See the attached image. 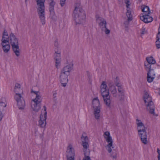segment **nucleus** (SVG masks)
<instances>
[{
	"instance_id": "26",
	"label": "nucleus",
	"mask_w": 160,
	"mask_h": 160,
	"mask_svg": "<svg viewBox=\"0 0 160 160\" xmlns=\"http://www.w3.org/2000/svg\"><path fill=\"white\" fill-rule=\"evenodd\" d=\"M156 45L158 49L160 48V32H158L156 38Z\"/></svg>"
},
{
	"instance_id": "23",
	"label": "nucleus",
	"mask_w": 160,
	"mask_h": 160,
	"mask_svg": "<svg viewBox=\"0 0 160 160\" xmlns=\"http://www.w3.org/2000/svg\"><path fill=\"white\" fill-rule=\"evenodd\" d=\"M1 44L2 46V49L3 52L5 53L8 52L10 51V46L9 43L8 44H7L6 43H3L2 42Z\"/></svg>"
},
{
	"instance_id": "11",
	"label": "nucleus",
	"mask_w": 160,
	"mask_h": 160,
	"mask_svg": "<svg viewBox=\"0 0 160 160\" xmlns=\"http://www.w3.org/2000/svg\"><path fill=\"white\" fill-rule=\"evenodd\" d=\"M66 156L67 160H74V151L71 145H69L67 147Z\"/></svg>"
},
{
	"instance_id": "13",
	"label": "nucleus",
	"mask_w": 160,
	"mask_h": 160,
	"mask_svg": "<svg viewBox=\"0 0 160 160\" xmlns=\"http://www.w3.org/2000/svg\"><path fill=\"white\" fill-rule=\"evenodd\" d=\"M138 135L141 138L142 142L144 144L147 143V135L146 130L139 129L138 130Z\"/></svg>"
},
{
	"instance_id": "2",
	"label": "nucleus",
	"mask_w": 160,
	"mask_h": 160,
	"mask_svg": "<svg viewBox=\"0 0 160 160\" xmlns=\"http://www.w3.org/2000/svg\"><path fill=\"white\" fill-rule=\"evenodd\" d=\"M46 0H37L38 13L42 25L45 23L44 2Z\"/></svg>"
},
{
	"instance_id": "15",
	"label": "nucleus",
	"mask_w": 160,
	"mask_h": 160,
	"mask_svg": "<svg viewBox=\"0 0 160 160\" xmlns=\"http://www.w3.org/2000/svg\"><path fill=\"white\" fill-rule=\"evenodd\" d=\"M86 133H83L81 137L82 142V145L84 149H87L89 147L88 137L86 136Z\"/></svg>"
},
{
	"instance_id": "16",
	"label": "nucleus",
	"mask_w": 160,
	"mask_h": 160,
	"mask_svg": "<svg viewBox=\"0 0 160 160\" xmlns=\"http://www.w3.org/2000/svg\"><path fill=\"white\" fill-rule=\"evenodd\" d=\"M147 62L144 63L145 68H149V67H153V65L156 63L155 60L152 57H147L146 58Z\"/></svg>"
},
{
	"instance_id": "34",
	"label": "nucleus",
	"mask_w": 160,
	"mask_h": 160,
	"mask_svg": "<svg viewBox=\"0 0 160 160\" xmlns=\"http://www.w3.org/2000/svg\"><path fill=\"white\" fill-rule=\"evenodd\" d=\"M115 85L117 87L118 90H120L122 89L123 86L120 83H118V84L117 83Z\"/></svg>"
},
{
	"instance_id": "36",
	"label": "nucleus",
	"mask_w": 160,
	"mask_h": 160,
	"mask_svg": "<svg viewBox=\"0 0 160 160\" xmlns=\"http://www.w3.org/2000/svg\"><path fill=\"white\" fill-rule=\"evenodd\" d=\"M59 44L57 40H56L54 41V45L56 48H59Z\"/></svg>"
},
{
	"instance_id": "6",
	"label": "nucleus",
	"mask_w": 160,
	"mask_h": 160,
	"mask_svg": "<svg viewBox=\"0 0 160 160\" xmlns=\"http://www.w3.org/2000/svg\"><path fill=\"white\" fill-rule=\"evenodd\" d=\"M92 107L94 110V114L95 118L97 119H99L100 107L99 101L98 97L95 98L93 99Z\"/></svg>"
},
{
	"instance_id": "8",
	"label": "nucleus",
	"mask_w": 160,
	"mask_h": 160,
	"mask_svg": "<svg viewBox=\"0 0 160 160\" xmlns=\"http://www.w3.org/2000/svg\"><path fill=\"white\" fill-rule=\"evenodd\" d=\"M14 98L17 101L19 109H24L25 105V103L24 100L22 96L21 93L16 92Z\"/></svg>"
},
{
	"instance_id": "35",
	"label": "nucleus",
	"mask_w": 160,
	"mask_h": 160,
	"mask_svg": "<svg viewBox=\"0 0 160 160\" xmlns=\"http://www.w3.org/2000/svg\"><path fill=\"white\" fill-rule=\"evenodd\" d=\"M114 82L115 84H118V83H120V81L118 77H117L114 80Z\"/></svg>"
},
{
	"instance_id": "51",
	"label": "nucleus",
	"mask_w": 160,
	"mask_h": 160,
	"mask_svg": "<svg viewBox=\"0 0 160 160\" xmlns=\"http://www.w3.org/2000/svg\"><path fill=\"white\" fill-rule=\"evenodd\" d=\"M116 90V88H115V90Z\"/></svg>"
},
{
	"instance_id": "20",
	"label": "nucleus",
	"mask_w": 160,
	"mask_h": 160,
	"mask_svg": "<svg viewBox=\"0 0 160 160\" xmlns=\"http://www.w3.org/2000/svg\"><path fill=\"white\" fill-rule=\"evenodd\" d=\"M73 64H69L64 67L61 70V73L69 75L70 72L72 69Z\"/></svg>"
},
{
	"instance_id": "40",
	"label": "nucleus",
	"mask_w": 160,
	"mask_h": 160,
	"mask_svg": "<svg viewBox=\"0 0 160 160\" xmlns=\"http://www.w3.org/2000/svg\"><path fill=\"white\" fill-rule=\"evenodd\" d=\"M82 160H91L90 157L89 156H84V158Z\"/></svg>"
},
{
	"instance_id": "18",
	"label": "nucleus",
	"mask_w": 160,
	"mask_h": 160,
	"mask_svg": "<svg viewBox=\"0 0 160 160\" xmlns=\"http://www.w3.org/2000/svg\"><path fill=\"white\" fill-rule=\"evenodd\" d=\"M49 3V10L50 15L54 16L55 15L54 6L56 4L54 0H48Z\"/></svg>"
},
{
	"instance_id": "22",
	"label": "nucleus",
	"mask_w": 160,
	"mask_h": 160,
	"mask_svg": "<svg viewBox=\"0 0 160 160\" xmlns=\"http://www.w3.org/2000/svg\"><path fill=\"white\" fill-rule=\"evenodd\" d=\"M97 20H98L100 21L99 25L100 28H102V30H103L104 28L106 27L107 22L105 19L99 16L97 17Z\"/></svg>"
},
{
	"instance_id": "49",
	"label": "nucleus",
	"mask_w": 160,
	"mask_h": 160,
	"mask_svg": "<svg viewBox=\"0 0 160 160\" xmlns=\"http://www.w3.org/2000/svg\"><path fill=\"white\" fill-rule=\"evenodd\" d=\"M158 160H160V156H158Z\"/></svg>"
},
{
	"instance_id": "42",
	"label": "nucleus",
	"mask_w": 160,
	"mask_h": 160,
	"mask_svg": "<svg viewBox=\"0 0 160 160\" xmlns=\"http://www.w3.org/2000/svg\"><path fill=\"white\" fill-rule=\"evenodd\" d=\"M66 0H60V5L61 6L63 7L65 4V2Z\"/></svg>"
},
{
	"instance_id": "30",
	"label": "nucleus",
	"mask_w": 160,
	"mask_h": 160,
	"mask_svg": "<svg viewBox=\"0 0 160 160\" xmlns=\"http://www.w3.org/2000/svg\"><path fill=\"white\" fill-rule=\"evenodd\" d=\"M7 105L4 102L2 101L0 102V111L2 109H3L4 108L6 107Z\"/></svg>"
},
{
	"instance_id": "28",
	"label": "nucleus",
	"mask_w": 160,
	"mask_h": 160,
	"mask_svg": "<svg viewBox=\"0 0 160 160\" xmlns=\"http://www.w3.org/2000/svg\"><path fill=\"white\" fill-rule=\"evenodd\" d=\"M128 21H132V16L131 13V11L129 10H127L126 13Z\"/></svg>"
},
{
	"instance_id": "52",
	"label": "nucleus",
	"mask_w": 160,
	"mask_h": 160,
	"mask_svg": "<svg viewBox=\"0 0 160 160\" xmlns=\"http://www.w3.org/2000/svg\"><path fill=\"white\" fill-rule=\"evenodd\" d=\"M26 0V1H27V0Z\"/></svg>"
},
{
	"instance_id": "3",
	"label": "nucleus",
	"mask_w": 160,
	"mask_h": 160,
	"mask_svg": "<svg viewBox=\"0 0 160 160\" xmlns=\"http://www.w3.org/2000/svg\"><path fill=\"white\" fill-rule=\"evenodd\" d=\"M143 98L144 102L146 104L147 110L151 114L154 115L155 106L152 101L151 97L146 91H144Z\"/></svg>"
},
{
	"instance_id": "41",
	"label": "nucleus",
	"mask_w": 160,
	"mask_h": 160,
	"mask_svg": "<svg viewBox=\"0 0 160 160\" xmlns=\"http://www.w3.org/2000/svg\"><path fill=\"white\" fill-rule=\"evenodd\" d=\"M125 3L126 4V7L127 8H128L129 6L130 5V2L129 0H127L125 2Z\"/></svg>"
},
{
	"instance_id": "12",
	"label": "nucleus",
	"mask_w": 160,
	"mask_h": 160,
	"mask_svg": "<svg viewBox=\"0 0 160 160\" xmlns=\"http://www.w3.org/2000/svg\"><path fill=\"white\" fill-rule=\"evenodd\" d=\"M108 91H103L101 92V94L105 104L107 107L110 108H111V100Z\"/></svg>"
},
{
	"instance_id": "7",
	"label": "nucleus",
	"mask_w": 160,
	"mask_h": 160,
	"mask_svg": "<svg viewBox=\"0 0 160 160\" xmlns=\"http://www.w3.org/2000/svg\"><path fill=\"white\" fill-rule=\"evenodd\" d=\"M142 11L143 12H148V11L149 12L147 14L141 16L140 17V19L145 23H148L152 22L153 20V18L152 17H151L148 15L150 12L149 7L145 6H144L143 7L142 6Z\"/></svg>"
},
{
	"instance_id": "46",
	"label": "nucleus",
	"mask_w": 160,
	"mask_h": 160,
	"mask_svg": "<svg viewBox=\"0 0 160 160\" xmlns=\"http://www.w3.org/2000/svg\"><path fill=\"white\" fill-rule=\"evenodd\" d=\"M56 94H57V93L55 91L54 92H53V98H55L56 97Z\"/></svg>"
},
{
	"instance_id": "9",
	"label": "nucleus",
	"mask_w": 160,
	"mask_h": 160,
	"mask_svg": "<svg viewBox=\"0 0 160 160\" xmlns=\"http://www.w3.org/2000/svg\"><path fill=\"white\" fill-rule=\"evenodd\" d=\"M44 110L43 112L44 113V116L42 115V113L40 115V119L38 121L39 126L41 128H44L46 124V120L47 118V112L46 111V107L45 106H43Z\"/></svg>"
},
{
	"instance_id": "32",
	"label": "nucleus",
	"mask_w": 160,
	"mask_h": 160,
	"mask_svg": "<svg viewBox=\"0 0 160 160\" xmlns=\"http://www.w3.org/2000/svg\"><path fill=\"white\" fill-rule=\"evenodd\" d=\"M84 154V156H89L90 154V151L89 149H84L83 150Z\"/></svg>"
},
{
	"instance_id": "29",
	"label": "nucleus",
	"mask_w": 160,
	"mask_h": 160,
	"mask_svg": "<svg viewBox=\"0 0 160 160\" xmlns=\"http://www.w3.org/2000/svg\"><path fill=\"white\" fill-rule=\"evenodd\" d=\"M107 86L105 81H102L101 85V89H104L105 90H107Z\"/></svg>"
},
{
	"instance_id": "31",
	"label": "nucleus",
	"mask_w": 160,
	"mask_h": 160,
	"mask_svg": "<svg viewBox=\"0 0 160 160\" xmlns=\"http://www.w3.org/2000/svg\"><path fill=\"white\" fill-rule=\"evenodd\" d=\"M112 154H111V156L113 158L115 159L117 158V153L116 151L114 149L112 150Z\"/></svg>"
},
{
	"instance_id": "19",
	"label": "nucleus",
	"mask_w": 160,
	"mask_h": 160,
	"mask_svg": "<svg viewBox=\"0 0 160 160\" xmlns=\"http://www.w3.org/2000/svg\"><path fill=\"white\" fill-rule=\"evenodd\" d=\"M69 75H67L66 74L61 73L60 76V81L62 86L65 87L68 82V77Z\"/></svg>"
},
{
	"instance_id": "37",
	"label": "nucleus",
	"mask_w": 160,
	"mask_h": 160,
	"mask_svg": "<svg viewBox=\"0 0 160 160\" xmlns=\"http://www.w3.org/2000/svg\"><path fill=\"white\" fill-rule=\"evenodd\" d=\"M131 21H128V19L127 20L124 22V24L125 25V27L126 28H128V26L129 24V22Z\"/></svg>"
},
{
	"instance_id": "4",
	"label": "nucleus",
	"mask_w": 160,
	"mask_h": 160,
	"mask_svg": "<svg viewBox=\"0 0 160 160\" xmlns=\"http://www.w3.org/2000/svg\"><path fill=\"white\" fill-rule=\"evenodd\" d=\"M9 41L13 52L17 57H19L20 55V53L18 39L12 33L9 35Z\"/></svg>"
},
{
	"instance_id": "1",
	"label": "nucleus",
	"mask_w": 160,
	"mask_h": 160,
	"mask_svg": "<svg viewBox=\"0 0 160 160\" xmlns=\"http://www.w3.org/2000/svg\"><path fill=\"white\" fill-rule=\"evenodd\" d=\"M73 17L76 24L82 23L86 18L85 11L78 4L74 10Z\"/></svg>"
},
{
	"instance_id": "39",
	"label": "nucleus",
	"mask_w": 160,
	"mask_h": 160,
	"mask_svg": "<svg viewBox=\"0 0 160 160\" xmlns=\"http://www.w3.org/2000/svg\"><path fill=\"white\" fill-rule=\"evenodd\" d=\"M111 92L114 97L117 96V92H118V91H111Z\"/></svg>"
},
{
	"instance_id": "17",
	"label": "nucleus",
	"mask_w": 160,
	"mask_h": 160,
	"mask_svg": "<svg viewBox=\"0 0 160 160\" xmlns=\"http://www.w3.org/2000/svg\"><path fill=\"white\" fill-rule=\"evenodd\" d=\"M104 137L106 139V141L108 143L106 146V148H107V150L109 152H111L112 151L111 148H113V147L112 146L113 141L112 137L110 136L108 137L104 136Z\"/></svg>"
},
{
	"instance_id": "21",
	"label": "nucleus",
	"mask_w": 160,
	"mask_h": 160,
	"mask_svg": "<svg viewBox=\"0 0 160 160\" xmlns=\"http://www.w3.org/2000/svg\"><path fill=\"white\" fill-rule=\"evenodd\" d=\"M9 36H8V32L6 30L4 29L2 34L1 41L3 43H9Z\"/></svg>"
},
{
	"instance_id": "10",
	"label": "nucleus",
	"mask_w": 160,
	"mask_h": 160,
	"mask_svg": "<svg viewBox=\"0 0 160 160\" xmlns=\"http://www.w3.org/2000/svg\"><path fill=\"white\" fill-rule=\"evenodd\" d=\"M147 71V80L148 82H151L153 81L155 77V73L154 72V67H151L149 68H145Z\"/></svg>"
},
{
	"instance_id": "27",
	"label": "nucleus",
	"mask_w": 160,
	"mask_h": 160,
	"mask_svg": "<svg viewBox=\"0 0 160 160\" xmlns=\"http://www.w3.org/2000/svg\"><path fill=\"white\" fill-rule=\"evenodd\" d=\"M108 85L109 87V88H108V90L109 89H112L115 88V86L113 82L111 80H109L108 82Z\"/></svg>"
},
{
	"instance_id": "45",
	"label": "nucleus",
	"mask_w": 160,
	"mask_h": 160,
	"mask_svg": "<svg viewBox=\"0 0 160 160\" xmlns=\"http://www.w3.org/2000/svg\"><path fill=\"white\" fill-rule=\"evenodd\" d=\"M2 117L3 116L2 115V112L1 111H0V121L2 120Z\"/></svg>"
},
{
	"instance_id": "25",
	"label": "nucleus",
	"mask_w": 160,
	"mask_h": 160,
	"mask_svg": "<svg viewBox=\"0 0 160 160\" xmlns=\"http://www.w3.org/2000/svg\"><path fill=\"white\" fill-rule=\"evenodd\" d=\"M123 91H118L117 92V96L120 101H122L123 100L124 98V96Z\"/></svg>"
},
{
	"instance_id": "50",
	"label": "nucleus",
	"mask_w": 160,
	"mask_h": 160,
	"mask_svg": "<svg viewBox=\"0 0 160 160\" xmlns=\"http://www.w3.org/2000/svg\"><path fill=\"white\" fill-rule=\"evenodd\" d=\"M158 94L160 96V91L158 92Z\"/></svg>"
},
{
	"instance_id": "14",
	"label": "nucleus",
	"mask_w": 160,
	"mask_h": 160,
	"mask_svg": "<svg viewBox=\"0 0 160 160\" xmlns=\"http://www.w3.org/2000/svg\"><path fill=\"white\" fill-rule=\"evenodd\" d=\"M61 52L60 50L55 51L54 54V58L55 61V66L58 68V66L60 63L61 61Z\"/></svg>"
},
{
	"instance_id": "5",
	"label": "nucleus",
	"mask_w": 160,
	"mask_h": 160,
	"mask_svg": "<svg viewBox=\"0 0 160 160\" xmlns=\"http://www.w3.org/2000/svg\"><path fill=\"white\" fill-rule=\"evenodd\" d=\"M32 93H34L36 95L35 99L32 100L34 103L32 104V107L33 111L36 112H38L41 108V100L40 99L41 96L40 95V93L39 91H31Z\"/></svg>"
},
{
	"instance_id": "47",
	"label": "nucleus",
	"mask_w": 160,
	"mask_h": 160,
	"mask_svg": "<svg viewBox=\"0 0 160 160\" xmlns=\"http://www.w3.org/2000/svg\"><path fill=\"white\" fill-rule=\"evenodd\" d=\"M157 152L158 154V156H160V150L158 148L157 149Z\"/></svg>"
},
{
	"instance_id": "48",
	"label": "nucleus",
	"mask_w": 160,
	"mask_h": 160,
	"mask_svg": "<svg viewBox=\"0 0 160 160\" xmlns=\"http://www.w3.org/2000/svg\"><path fill=\"white\" fill-rule=\"evenodd\" d=\"M136 0L137 1V3H140L142 1V0Z\"/></svg>"
},
{
	"instance_id": "24",
	"label": "nucleus",
	"mask_w": 160,
	"mask_h": 160,
	"mask_svg": "<svg viewBox=\"0 0 160 160\" xmlns=\"http://www.w3.org/2000/svg\"><path fill=\"white\" fill-rule=\"evenodd\" d=\"M136 121L138 122L137 123L138 131L140 129L141 130L142 129L143 130H146L147 129V128L145 127L144 124L140 120L137 119H136Z\"/></svg>"
},
{
	"instance_id": "43",
	"label": "nucleus",
	"mask_w": 160,
	"mask_h": 160,
	"mask_svg": "<svg viewBox=\"0 0 160 160\" xmlns=\"http://www.w3.org/2000/svg\"><path fill=\"white\" fill-rule=\"evenodd\" d=\"M141 34L143 35L145 34V29L144 28H142L141 30Z\"/></svg>"
},
{
	"instance_id": "44",
	"label": "nucleus",
	"mask_w": 160,
	"mask_h": 160,
	"mask_svg": "<svg viewBox=\"0 0 160 160\" xmlns=\"http://www.w3.org/2000/svg\"><path fill=\"white\" fill-rule=\"evenodd\" d=\"M104 135L106 136V137H108V136H110V133L108 132H104Z\"/></svg>"
},
{
	"instance_id": "33",
	"label": "nucleus",
	"mask_w": 160,
	"mask_h": 160,
	"mask_svg": "<svg viewBox=\"0 0 160 160\" xmlns=\"http://www.w3.org/2000/svg\"><path fill=\"white\" fill-rule=\"evenodd\" d=\"M15 89H22V88L21 85L20 84L16 83L15 84V87H14Z\"/></svg>"
},
{
	"instance_id": "38",
	"label": "nucleus",
	"mask_w": 160,
	"mask_h": 160,
	"mask_svg": "<svg viewBox=\"0 0 160 160\" xmlns=\"http://www.w3.org/2000/svg\"><path fill=\"white\" fill-rule=\"evenodd\" d=\"M104 29H105V33L107 34H109L110 32V30L109 29H108L107 27H106V28H104Z\"/></svg>"
}]
</instances>
